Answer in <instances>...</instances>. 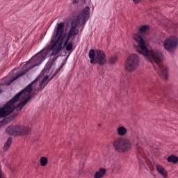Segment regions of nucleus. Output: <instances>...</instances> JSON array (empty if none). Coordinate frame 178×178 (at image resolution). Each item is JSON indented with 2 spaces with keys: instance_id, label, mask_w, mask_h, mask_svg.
Here are the masks:
<instances>
[{
  "instance_id": "obj_1",
  "label": "nucleus",
  "mask_w": 178,
  "mask_h": 178,
  "mask_svg": "<svg viewBox=\"0 0 178 178\" xmlns=\"http://www.w3.org/2000/svg\"><path fill=\"white\" fill-rule=\"evenodd\" d=\"M90 13H91V8L88 6L83 8L79 11L77 17L71 22V28L69 33H63L65 31V22L57 24L51 40L57 52L62 51V42H65V45H66L73 35H77L79 33L77 25L83 26V24H86L90 19Z\"/></svg>"
},
{
  "instance_id": "obj_2",
  "label": "nucleus",
  "mask_w": 178,
  "mask_h": 178,
  "mask_svg": "<svg viewBox=\"0 0 178 178\" xmlns=\"http://www.w3.org/2000/svg\"><path fill=\"white\" fill-rule=\"evenodd\" d=\"M134 39L138 44V46L136 47V51L145 56H149V60L153 65L155 72L163 77L165 80H168V67L161 63L163 60L162 52L158 50L148 51L147 46H145V41L143 37L138 35H135Z\"/></svg>"
},
{
  "instance_id": "obj_3",
  "label": "nucleus",
  "mask_w": 178,
  "mask_h": 178,
  "mask_svg": "<svg viewBox=\"0 0 178 178\" xmlns=\"http://www.w3.org/2000/svg\"><path fill=\"white\" fill-rule=\"evenodd\" d=\"M59 52H57L56 47H54V44L50 42L45 48H44L41 51H40L36 55L33 56L26 63H23V70L21 73L17 74V76L11 79L8 83L7 86H10L13 81L17 80L22 76H24L27 72L31 70V69L35 67V66H40L42 62L47 59V56H55L58 55Z\"/></svg>"
},
{
  "instance_id": "obj_4",
  "label": "nucleus",
  "mask_w": 178,
  "mask_h": 178,
  "mask_svg": "<svg viewBox=\"0 0 178 178\" xmlns=\"http://www.w3.org/2000/svg\"><path fill=\"white\" fill-rule=\"evenodd\" d=\"M37 80L32 81L29 85L25 88L18 92L16 96L13 97L9 102H8L3 107H0V118H5L8 115H10L12 112L16 108L17 111H20L23 109L24 106H26L27 104L31 99V91H33V86L35 84ZM27 97L23 102H19L17 106H15V102L19 101L20 97Z\"/></svg>"
},
{
  "instance_id": "obj_5",
  "label": "nucleus",
  "mask_w": 178,
  "mask_h": 178,
  "mask_svg": "<svg viewBox=\"0 0 178 178\" xmlns=\"http://www.w3.org/2000/svg\"><path fill=\"white\" fill-rule=\"evenodd\" d=\"M127 129L124 126L120 125L117 128V134L120 137L115 138L113 142V147L117 152H129L133 148L131 140L124 138V136L127 134Z\"/></svg>"
},
{
  "instance_id": "obj_6",
  "label": "nucleus",
  "mask_w": 178,
  "mask_h": 178,
  "mask_svg": "<svg viewBox=\"0 0 178 178\" xmlns=\"http://www.w3.org/2000/svg\"><path fill=\"white\" fill-rule=\"evenodd\" d=\"M6 132L8 136H29L31 133V128L24 125H10Z\"/></svg>"
},
{
  "instance_id": "obj_7",
  "label": "nucleus",
  "mask_w": 178,
  "mask_h": 178,
  "mask_svg": "<svg viewBox=\"0 0 178 178\" xmlns=\"http://www.w3.org/2000/svg\"><path fill=\"white\" fill-rule=\"evenodd\" d=\"M140 66V58L136 54H131L127 59L124 67L128 73H133Z\"/></svg>"
},
{
  "instance_id": "obj_8",
  "label": "nucleus",
  "mask_w": 178,
  "mask_h": 178,
  "mask_svg": "<svg viewBox=\"0 0 178 178\" xmlns=\"http://www.w3.org/2000/svg\"><path fill=\"white\" fill-rule=\"evenodd\" d=\"M177 37L172 36L167 38L164 42V48L169 52H173V50L177 47Z\"/></svg>"
},
{
  "instance_id": "obj_9",
  "label": "nucleus",
  "mask_w": 178,
  "mask_h": 178,
  "mask_svg": "<svg viewBox=\"0 0 178 178\" xmlns=\"http://www.w3.org/2000/svg\"><path fill=\"white\" fill-rule=\"evenodd\" d=\"M136 155L138 159H139V164L140 166H144L145 163V159H147V153L144 152L143 147L140 146V143L136 145Z\"/></svg>"
},
{
  "instance_id": "obj_10",
  "label": "nucleus",
  "mask_w": 178,
  "mask_h": 178,
  "mask_svg": "<svg viewBox=\"0 0 178 178\" xmlns=\"http://www.w3.org/2000/svg\"><path fill=\"white\" fill-rule=\"evenodd\" d=\"M63 66L64 65L61 64V65L56 70L55 72L53 74L51 78H49V76L48 75L45 76L40 83L38 89L36 90H34V92H38V91H41V90H42V86H44V83H45L47 80H48V83H49V81L54 79L56 76V74H58V73H59L60 70H62V67H63Z\"/></svg>"
},
{
  "instance_id": "obj_11",
  "label": "nucleus",
  "mask_w": 178,
  "mask_h": 178,
  "mask_svg": "<svg viewBox=\"0 0 178 178\" xmlns=\"http://www.w3.org/2000/svg\"><path fill=\"white\" fill-rule=\"evenodd\" d=\"M95 64L98 63L101 66L105 65L106 63V56H105V53L102 50H96V56L95 58Z\"/></svg>"
},
{
  "instance_id": "obj_12",
  "label": "nucleus",
  "mask_w": 178,
  "mask_h": 178,
  "mask_svg": "<svg viewBox=\"0 0 178 178\" xmlns=\"http://www.w3.org/2000/svg\"><path fill=\"white\" fill-rule=\"evenodd\" d=\"M156 169L158 173H159V175H161V176H163V177L168 178V171H166L165 169L164 168H163L162 165L157 164L156 165Z\"/></svg>"
},
{
  "instance_id": "obj_13",
  "label": "nucleus",
  "mask_w": 178,
  "mask_h": 178,
  "mask_svg": "<svg viewBox=\"0 0 178 178\" xmlns=\"http://www.w3.org/2000/svg\"><path fill=\"white\" fill-rule=\"evenodd\" d=\"M106 173V169L99 168L98 171L95 173L94 178H102Z\"/></svg>"
},
{
  "instance_id": "obj_14",
  "label": "nucleus",
  "mask_w": 178,
  "mask_h": 178,
  "mask_svg": "<svg viewBox=\"0 0 178 178\" xmlns=\"http://www.w3.org/2000/svg\"><path fill=\"white\" fill-rule=\"evenodd\" d=\"M97 56V51L94 49H90L89 51V58L90 59V63H95V56Z\"/></svg>"
},
{
  "instance_id": "obj_15",
  "label": "nucleus",
  "mask_w": 178,
  "mask_h": 178,
  "mask_svg": "<svg viewBox=\"0 0 178 178\" xmlns=\"http://www.w3.org/2000/svg\"><path fill=\"white\" fill-rule=\"evenodd\" d=\"M10 145H12V137H9L7 141L5 143L4 146L3 147V151L6 152L10 148Z\"/></svg>"
},
{
  "instance_id": "obj_16",
  "label": "nucleus",
  "mask_w": 178,
  "mask_h": 178,
  "mask_svg": "<svg viewBox=\"0 0 178 178\" xmlns=\"http://www.w3.org/2000/svg\"><path fill=\"white\" fill-rule=\"evenodd\" d=\"M65 47V49L66 51H72V49H73V42L71 41V42H68L66 43V44H65V42H62V44H61V49H62V47Z\"/></svg>"
},
{
  "instance_id": "obj_17",
  "label": "nucleus",
  "mask_w": 178,
  "mask_h": 178,
  "mask_svg": "<svg viewBox=\"0 0 178 178\" xmlns=\"http://www.w3.org/2000/svg\"><path fill=\"white\" fill-rule=\"evenodd\" d=\"M167 161L168 162L176 164L178 162V157L177 156L171 155L168 157Z\"/></svg>"
},
{
  "instance_id": "obj_18",
  "label": "nucleus",
  "mask_w": 178,
  "mask_h": 178,
  "mask_svg": "<svg viewBox=\"0 0 178 178\" xmlns=\"http://www.w3.org/2000/svg\"><path fill=\"white\" fill-rule=\"evenodd\" d=\"M40 163L41 166H47L48 165V159L45 156L40 158Z\"/></svg>"
},
{
  "instance_id": "obj_19",
  "label": "nucleus",
  "mask_w": 178,
  "mask_h": 178,
  "mask_svg": "<svg viewBox=\"0 0 178 178\" xmlns=\"http://www.w3.org/2000/svg\"><path fill=\"white\" fill-rule=\"evenodd\" d=\"M149 30V26L148 25H143L139 29L140 33H147Z\"/></svg>"
},
{
  "instance_id": "obj_20",
  "label": "nucleus",
  "mask_w": 178,
  "mask_h": 178,
  "mask_svg": "<svg viewBox=\"0 0 178 178\" xmlns=\"http://www.w3.org/2000/svg\"><path fill=\"white\" fill-rule=\"evenodd\" d=\"M110 60V63L111 65H115V63H116L117 60H118V56H113L110 58L109 59Z\"/></svg>"
},
{
  "instance_id": "obj_21",
  "label": "nucleus",
  "mask_w": 178,
  "mask_h": 178,
  "mask_svg": "<svg viewBox=\"0 0 178 178\" xmlns=\"http://www.w3.org/2000/svg\"><path fill=\"white\" fill-rule=\"evenodd\" d=\"M134 1V3H140L141 2V0H132Z\"/></svg>"
},
{
  "instance_id": "obj_22",
  "label": "nucleus",
  "mask_w": 178,
  "mask_h": 178,
  "mask_svg": "<svg viewBox=\"0 0 178 178\" xmlns=\"http://www.w3.org/2000/svg\"><path fill=\"white\" fill-rule=\"evenodd\" d=\"M72 3H74V5L79 3V0H73Z\"/></svg>"
},
{
  "instance_id": "obj_23",
  "label": "nucleus",
  "mask_w": 178,
  "mask_h": 178,
  "mask_svg": "<svg viewBox=\"0 0 178 178\" xmlns=\"http://www.w3.org/2000/svg\"><path fill=\"white\" fill-rule=\"evenodd\" d=\"M0 178H2V170L0 168Z\"/></svg>"
},
{
  "instance_id": "obj_24",
  "label": "nucleus",
  "mask_w": 178,
  "mask_h": 178,
  "mask_svg": "<svg viewBox=\"0 0 178 178\" xmlns=\"http://www.w3.org/2000/svg\"><path fill=\"white\" fill-rule=\"evenodd\" d=\"M50 67H47V66H46V67H45V69H47V70H48V69H49Z\"/></svg>"
},
{
  "instance_id": "obj_25",
  "label": "nucleus",
  "mask_w": 178,
  "mask_h": 178,
  "mask_svg": "<svg viewBox=\"0 0 178 178\" xmlns=\"http://www.w3.org/2000/svg\"><path fill=\"white\" fill-rule=\"evenodd\" d=\"M0 94H2V90H0Z\"/></svg>"
},
{
  "instance_id": "obj_26",
  "label": "nucleus",
  "mask_w": 178,
  "mask_h": 178,
  "mask_svg": "<svg viewBox=\"0 0 178 178\" xmlns=\"http://www.w3.org/2000/svg\"><path fill=\"white\" fill-rule=\"evenodd\" d=\"M150 170H152H152H154V168H150Z\"/></svg>"
},
{
  "instance_id": "obj_27",
  "label": "nucleus",
  "mask_w": 178,
  "mask_h": 178,
  "mask_svg": "<svg viewBox=\"0 0 178 178\" xmlns=\"http://www.w3.org/2000/svg\"><path fill=\"white\" fill-rule=\"evenodd\" d=\"M44 88H45V86H44L42 90H44Z\"/></svg>"
},
{
  "instance_id": "obj_28",
  "label": "nucleus",
  "mask_w": 178,
  "mask_h": 178,
  "mask_svg": "<svg viewBox=\"0 0 178 178\" xmlns=\"http://www.w3.org/2000/svg\"><path fill=\"white\" fill-rule=\"evenodd\" d=\"M99 126H101V124H99Z\"/></svg>"
},
{
  "instance_id": "obj_29",
  "label": "nucleus",
  "mask_w": 178,
  "mask_h": 178,
  "mask_svg": "<svg viewBox=\"0 0 178 178\" xmlns=\"http://www.w3.org/2000/svg\"><path fill=\"white\" fill-rule=\"evenodd\" d=\"M12 74V72H10V74Z\"/></svg>"
},
{
  "instance_id": "obj_30",
  "label": "nucleus",
  "mask_w": 178,
  "mask_h": 178,
  "mask_svg": "<svg viewBox=\"0 0 178 178\" xmlns=\"http://www.w3.org/2000/svg\"><path fill=\"white\" fill-rule=\"evenodd\" d=\"M178 24H177V27Z\"/></svg>"
},
{
  "instance_id": "obj_31",
  "label": "nucleus",
  "mask_w": 178,
  "mask_h": 178,
  "mask_svg": "<svg viewBox=\"0 0 178 178\" xmlns=\"http://www.w3.org/2000/svg\"><path fill=\"white\" fill-rule=\"evenodd\" d=\"M150 1H152V0H150Z\"/></svg>"
}]
</instances>
